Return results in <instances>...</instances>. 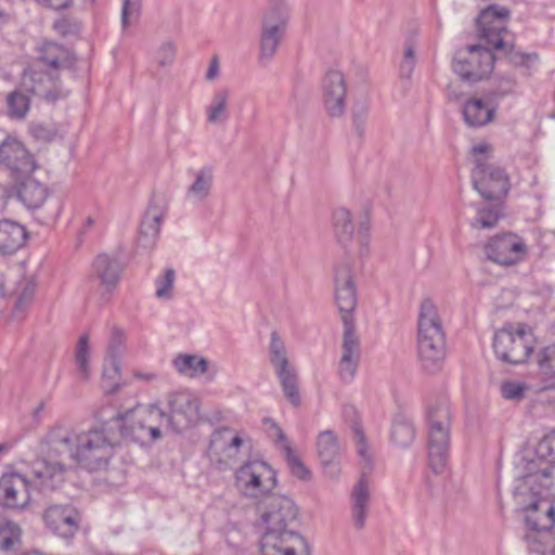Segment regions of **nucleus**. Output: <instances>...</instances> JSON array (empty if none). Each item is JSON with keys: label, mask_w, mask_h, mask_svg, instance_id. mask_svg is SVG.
Listing matches in <instances>:
<instances>
[{"label": "nucleus", "mask_w": 555, "mask_h": 555, "mask_svg": "<svg viewBox=\"0 0 555 555\" xmlns=\"http://www.w3.org/2000/svg\"><path fill=\"white\" fill-rule=\"evenodd\" d=\"M429 466L441 473L450 451L451 412L447 399H437L426 410Z\"/></svg>", "instance_id": "4"}, {"label": "nucleus", "mask_w": 555, "mask_h": 555, "mask_svg": "<svg viewBox=\"0 0 555 555\" xmlns=\"http://www.w3.org/2000/svg\"><path fill=\"white\" fill-rule=\"evenodd\" d=\"M371 495L369 485L361 478L352 488L350 496L351 521L357 530L365 526L370 512Z\"/></svg>", "instance_id": "25"}, {"label": "nucleus", "mask_w": 555, "mask_h": 555, "mask_svg": "<svg viewBox=\"0 0 555 555\" xmlns=\"http://www.w3.org/2000/svg\"><path fill=\"white\" fill-rule=\"evenodd\" d=\"M176 281V271L167 268L155 279V296L158 299L170 300L173 297V285Z\"/></svg>", "instance_id": "41"}, {"label": "nucleus", "mask_w": 555, "mask_h": 555, "mask_svg": "<svg viewBox=\"0 0 555 555\" xmlns=\"http://www.w3.org/2000/svg\"><path fill=\"white\" fill-rule=\"evenodd\" d=\"M119 430L126 438L144 443L160 438V426L166 413L157 405L138 404L125 414H118Z\"/></svg>", "instance_id": "6"}, {"label": "nucleus", "mask_w": 555, "mask_h": 555, "mask_svg": "<svg viewBox=\"0 0 555 555\" xmlns=\"http://www.w3.org/2000/svg\"><path fill=\"white\" fill-rule=\"evenodd\" d=\"M9 198V191L7 186L0 184V211L5 207Z\"/></svg>", "instance_id": "61"}, {"label": "nucleus", "mask_w": 555, "mask_h": 555, "mask_svg": "<svg viewBox=\"0 0 555 555\" xmlns=\"http://www.w3.org/2000/svg\"><path fill=\"white\" fill-rule=\"evenodd\" d=\"M270 423V435L275 437L278 441L282 442V447L287 442L286 435L283 429L274 422L268 421Z\"/></svg>", "instance_id": "58"}, {"label": "nucleus", "mask_w": 555, "mask_h": 555, "mask_svg": "<svg viewBox=\"0 0 555 555\" xmlns=\"http://www.w3.org/2000/svg\"><path fill=\"white\" fill-rule=\"evenodd\" d=\"M282 450L284 452V456L291 469V473L298 479L308 480L311 476V473L304 464V462L299 459V456L295 454L291 444L288 442H285V444L282 447Z\"/></svg>", "instance_id": "43"}, {"label": "nucleus", "mask_w": 555, "mask_h": 555, "mask_svg": "<svg viewBox=\"0 0 555 555\" xmlns=\"http://www.w3.org/2000/svg\"><path fill=\"white\" fill-rule=\"evenodd\" d=\"M122 268L116 258L107 254L99 255L92 263V276L99 280L101 287L109 293L120 280Z\"/></svg>", "instance_id": "23"}, {"label": "nucleus", "mask_w": 555, "mask_h": 555, "mask_svg": "<svg viewBox=\"0 0 555 555\" xmlns=\"http://www.w3.org/2000/svg\"><path fill=\"white\" fill-rule=\"evenodd\" d=\"M417 351L426 370L435 369L446 357V335L438 309L431 299H424L420 306Z\"/></svg>", "instance_id": "3"}, {"label": "nucleus", "mask_w": 555, "mask_h": 555, "mask_svg": "<svg viewBox=\"0 0 555 555\" xmlns=\"http://www.w3.org/2000/svg\"><path fill=\"white\" fill-rule=\"evenodd\" d=\"M164 214L158 207H149L140 227L139 244L144 248H152L160 232V222Z\"/></svg>", "instance_id": "29"}, {"label": "nucleus", "mask_w": 555, "mask_h": 555, "mask_svg": "<svg viewBox=\"0 0 555 555\" xmlns=\"http://www.w3.org/2000/svg\"><path fill=\"white\" fill-rule=\"evenodd\" d=\"M322 103L326 115L339 118L346 112L347 83L338 69H328L321 81Z\"/></svg>", "instance_id": "17"}, {"label": "nucleus", "mask_w": 555, "mask_h": 555, "mask_svg": "<svg viewBox=\"0 0 555 555\" xmlns=\"http://www.w3.org/2000/svg\"><path fill=\"white\" fill-rule=\"evenodd\" d=\"M505 82H506V87L502 91V94H506V93L511 92L515 86V82L512 79H506Z\"/></svg>", "instance_id": "63"}, {"label": "nucleus", "mask_w": 555, "mask_h": 555, "mask_svg": "<svg viewBox=\"0 0 555 555\" xmlns=\"http://www.w3.org/2000/svg\"><path fill=\"white\" fill-rule=\"evenodd\" d=\"M120 375V367L117 359H108L103 367L101 387L106 393H114L120 389L118 377Z\"/></svg>", "instance_id": "39"}, {"label": "nucleus", "mask_w": 555, "mask_h": 555, "mask_svg": "<svg viewBox=\"0 0 555 555\" xmlns=\"http://www.w3.org/2000/svg\"><path fill=\"white\" fill-rule=\"evenodd\" d=\"M64 473V465L56 463L50 464L44 463L43 467L35 472L36 477L40 480L42 487H53L54 480L59 481L62 479Z\"/></svg>", "instance_id": "44"}, {"label": "nucleus", "mask_w": 555, "mask_h": 555, "mask_svg": "<svg viewBox=\"0 0 555 555\" xmlns=\"http://www.w3.org/2000/svg\"><path fill=\"white\" fill-rule=\"evenodd\" d=\"M416 64L415 49L411 43H406L403 50V56L399 65V76L401 79L410 80Z\"/></svg>", "instance_id": "45"}, {"label": "nucleus", "mask_w": 555, "mask_h": 555, "mask_svg": "<svg viewBox=\"0 0 555 555\" xmlns=\"http://www.w3.org/2000/svg\"><path fill=\"white\" fill-rule=\"evenodd\" d=\"M315 447L325 476L337 480L340 475L341 447L333 430L321 431L315 439Z\"/></svg>", "instance_id": "22"}, {"label": "nucleus", "mask_w": 555, "mask_h": 555, "mask_svg": "<svg viewBox=\"0 0 555 555\" xmlns=\"http://www.w3.org/2000/svg\"><path fill=\"white\" fill-rule=\"evenodd\" d=\"M468 209L474 212L472 217L468 216V222L472 228L478 230L493 229L503 215L498 204L470 205Z\"/></svg>", "instance_id": "28"}, {"label": "nucleus", "mask_w": 555, "mask_h": 555, "mask_svg": "<svg viewBox=\"0 0 555 555\" xmlns=\"http://www.w3.org/2000/svg\"><path fill=\"white\" fill-rule=\"evenodd\" d=\"M8 113L11 118L22 119L29 111V99L20 91H13L8 95Z\"/></svg>", "instance_id": "42"}, {"label": "nucleus", "mask_w": 555, "mask_h": 555, "mask_svg": "<svg viewBox=\"0 0 555 555\" xmlns=\"http://www.w3.org/2000/svg\"><path fill=\"white\" fill-rule=\"evenodd\" d=\"M538 375L542 389L555 387V345L544 347L538 352Z\"/></svg>", "instance_id": "31"}, {"label": "nucleus", "mask_w": 555, "mask_h": 555, "mask_svg": "<svg viewBox=\"0 0 555 555\" xmlns=\"http://www.w3.org/2000/svg\"><path fill=\"white\" fill-rule=\"evenodd\" d=\"M525 386L518 382H506L501 385L502 397L508 400H517L524 397Z\"/></svg>", "instance_id": "51"}, {"label": "nucleus", "mask_w": 555, "mask_h": 555, "mask_svg": "<svg viewBox=\"0 0 555 555\" xmlns=\"http://www.w3.org/2000/svg\"><path fill=\"white\" fill-rule=\"evenodd\" d=\"M22 86L26 91L49 102H55L68 94V91L60 85L54 72L27 68L22 76Z\"/></svg>", "instance_id": "19"}, {"label": "nucleus", "mask_w": 555, "mask_h": 555, "mask_svg": "<svg viewBox=\"0 0 555 555\" xmlns=\"http://www.w3.org/2000/svg\"><path fill=\"white\" fill-rule=\"evenodd\" d=\"M268 356L269 361L280 379L285 397L292 404L299 405L300 396L298 392L297 373L289 363L284 340L275 331L270 334Z\"/></svg>", "instance_id": "11"}, {"label": "nucleus", "mask_w": 555, "mask_h": 555, "mask_svg": "<svg viewBox=\"0 0 555 555\" xmlns=\"http://www.w3.org/2000/svg\"><path fill=\"white\" fill-rule=\"evenodd\" d=\"M176 59V47L171 42H166L160 46L157 51V61L160 66H169Z\"/></svg>", "instance_id": "53"}, {"label": "nucleus", "mask_w": 555, "mask_h": 555, "mask_svg": "<svg viewBox=\"0 0 555 555\" xmlns=\"http://www.w3.org/2000/svg\"><path fill=\"white\" fill-rule=\"evenodd\" d=\"M134 378L146 383L153 382L157 378V374L154 372H143L141 370H134L132 372Z\"/></svg>", "instance_id": "60"}, {"label": "nucleus", "mask_w": 555, "mask_h": 555, "mask_svg": "<svg viewBox=\"0 0 555 555\" xmlns=\"http://www.w3.org/2000/svg\"><path fill=\"white\" fill-rule=\"evenodd\" d=\"M170 415L165 421L170 422L177 431L194 426L201 418L198 398L188 390H179L168 396Z\"/></svg>", "instance_id": "15"}, {"label": "nucleus", "mask_w": 555, "mask_h": 555, "mask_svg": "<svg viewBox=\"0 0 555 555\" xmlns=\"http://www.w3.org/2000/svg\"><path fill=\"white\" fill-rule=\"evenodd\" d=\"M288 24V12L284 5L270 8L263 16L259 34L258 62L267 66L274 59Z\"/></svg>", "instance_id": "8"}, {"label": "nucleus", "mask_w": 555, "mask_h": 555, "mask_svg": "<svg viewBox=\"0 0 555 555\" xmlns=\"http://www.w3.org/2000/svg\"><path fill=\"white\" fill-rule=\"evenodd\" d=\"M532 335L526 325H519L514 332L512 327L499 330L493 338V349L496 357L507 363L525 362L532 351Z\"/></svg>", "instance_id": "9"}, {"label": "nucleus", "mask_w": 555, "mask_h": 555, "mask_svg": "<svg viewBox=\"0 0 555 555\" xmlns=\"http://www.w3.org/2000/svg\"><path fill=\"white\" fill-rule=\"evenodd\" d=\"M172 364L181 375L191 378L203 375L208 369L207 360L196 354H179Z\"/></svg>", "instance_id": "35"}, {"label": "nucleus", "mask_w": 555, "mask_h": 555, "mask_svg": "<svg viewBox=\"0 0 555 555\" xmlns=\"http://www.w3.org/2000/svg\"><path fill=\"white\" fill-rule=\"evenodd\" d=\"M333 229L337 241L347 245L351 242L354 233L352 215L346 207H337L333 211Z\"/></svg>", "instance_id": "34"}, {"label": "nucleus", "mask_w": 555, "mask_h": 555, "mask_svg": "<svg viewBox=\"0 0 555 555\" xmlns=\"http://www.w3.org/2000/svg\"><path fill=\"white\" fill-rule=\"evenodd\" d=\"M89 359V339L87 335H81L75 351V363L79 377L85 382L89 380L91 376Z\"/></svg>", "instance_id": "37"}, {"label": "nucleus", "mask_w": 555, "mask_h": 555, "mask_svg": "<svg viewBox=\"0 0 555 555\" xmlns=\"http://www.w3.org/2000/svg\"><path fill=\"white\" fill-rule=\"evenodd\" d=\"M22 530L20 526L9 519H0V548L3 551L12 550L21 542Z\"/></svg>", "instance_id": "38"}, {"label": "nucleus", "mask_w": 555, "mask_h": 555, "mask_svg": "<svg viewBox=\"0 0 555 555\" xmlns=\"http://www.w3.org/2000/svg\"><path fill=\"white\" fill-rule=\"evenodd\" d=\"M30 131L33 137L41 142H50L54 140L57 134V130L54 125L44 122L33 124Z\"/></svg>", "instance_id": "48"}, {"label": "nucleus", "mask_w": 555, "mask_h": 555, "mask_svg": "<svg viewBox=\"0 0 555 555\" xmlns=\"http://www.w3.org/2000/svg\"><path fill=\"white\" fill-rule=\"evenodd\" d=\"M193 181L188 188L186 199L193 204L204 202L211 192L214 184V170L211 167H202L193 171Z\"/></svg>", "instance_id": "27"}, {"label": "nucleus", "mask_w": 555, "mask_h": 555, "mask_svg": "<svg viewBox=\"0 0 555 555\" xmlns=\"http://www.w3.org/2000/svg\"><path fill=\"white\" fill-rule=\"evenodd\" d=\"M141 10V0H124L121 9V24L126 28L130 16H138Z\"/></svg>", "instance_id": "52"}, {"label": "nucleus", "mask_w": 555, "mask_h": 555, "mask_svg": "<svg viewBox=\"0 0 555 555\" xmlns=\"http://www.w3.org/2000/svg\"><path fill=\"white\" fill-rule=\"evenodd\" d=\"M46 527L63 539L73 538L80 527V513L72 504H52L43 513Z\"/></svg>", "instance_id": "18"}, {"label": "nucleus", "mask_w": 555, "mask_h": 555, "mask_svg": "<svg viewBox=\"0 0 555 555\" xmlns=\"http://www.w3.org/2000/svg\"><path fill=\"white\" fill-rule=\"evenodd\" d=\"M335 301L345 323V318L353 319L352 312L357 307V289L352 268L348 260H341L334 268Z\"/></svg>", "instance_id": "16"}, {"label": "nucleus", "mask_w": 555, "mask_h": 555, "mask_svg": "<svg viewBox=\"0 0 555 555\" xmlns=\"http://www.w3.org/2000/svg\"><path fill=\"white\" fill-rule=\"evenodd\" d=\"M0 166L15 180L31 175L37 168L34 156L13 137H7L0 142Z\"/></svg>", "instance_id": "14"}, {"label": "nucleus", "mask_w": 555, "mask_h": 555, "mask_svg": "<svg viewBox=\"0 0 555 555\" xmlns=\"http://www.w3.org/2000/svg\"><path fill=\"white\" fill-rule=\"evenodd\" d=\"M219 76V60L217 56H212L206 73L207 80H214Z\"/></svg>", "instance_id": "59"}, {"label": "nucleus", "mask_w": 555, "mask_h": 555, "mask_svg": "<svg viewBox=\"0 0 555 555\" xmlns=\"http://www.w3.org/2000/svg\"><path fill=\"white\" fill-rule=\"evenodd\" d=\"M366 113V108H363L361 111H353L352 113L353 127L359 134H362L364 131Z\"/></svg>", "instance_id": "56"}, {"label": "nucleus", "mask_w": 555, "mask_h": 555, "mask_svg": "<svg viewBox=\"0 0 555 555\" xmlns=\"http://www.w3.org/2000/svg\"><path fill=\"white\" fill-rule=\"evenodd\" d=\"M530 512L525 518L528 530L525 540L530 552L546 555L547 551L551 552L555 547V538L551 531L555 524V509L552 505H548L543 514L539 515L538 504L533 503Z\"/></svg>", "instance_id": "10"}, {"label": "nucleus", "mask_w": 555, "mask_h": 555, "mask_svg": "<svg viewBox=\"0 0 555 555\" xmlns=\"http://www.w3.org/2000/svg\"><path fill=\"white\" fill-rule=\"evenodd\" d=\"M37 291V284L35 280L29 279L26 280L18 293L17 300L15 304V311H23L26 309L34 300L35 294Z\"/></svg>", "instance_id": "46"}, {"label": "nucleus", "mask_w": 555, "mask_h": 555, "mask_svg": "<svg viewBox=\"0 0 555 555\" xmlns=\"http://www.w3.org/2000/svg\"><path fill=\"white\" fill-rule=\"evenodd\" d=\"M359 366V360H352L348 358H340L338 364V374L344 383H351L357 374Z\"/></svg>", "instance_id": "49"}, {"label": "nucleus", "mask_w": 555, "mask_h": 555, "mask_svg": "<svg viewBox=\"0 0 555 555\" xmlns=\"http://www.w3.org/2000/svg\"><path fill=\"white\" fill-rule=\"evenodd\" d=\"M231 92L228 88H219L215 91L210 103L206 107L207 121L210 124H223L229 118V100Z\"/></svg>", "instance_id": "32"}, {"label": "nucleus", "mask_w": 555, "mask_h": 555, "mask_svg": "<svg viewBox=\"0 0 555 555\" xmlns=\"http://www.w3.org/2000/svg\"><path fill=\"white\" fill-rule=\"evenodd\" d=\"M508 16L509 10L499 4L488 5L480 12L477 25L479 39L485 46H469L465 51L457 52L453 61V69L463 80L476 82L488 77L494 66L492 50H508L503 38L507 33Z\"/></svg>", "instance_id": "1"}, {"label": "nucleus", "mask_w": 555, "mask_h": 555, "mask_svg": "<svg viewBox=\"0 0 555 555\" xmlns=\"http://www.w3.org/2000/svg\"><path fill=\"white\" fill-rule=\"evenodd\" d=\"M27 238L25 228L12 220H0V253L12 254L24 246Z\"/></svg>", "instance_id": "26"}, {"label": "nucleus", "mask_w": 555, "mask_h": 555, "mask_svg": "<svg viewBox=\"0 0 555 555\" xmlns=\"http://www.w3.org/2000/svg\"><path fill=\"white\" fill-rule=\"evenodd\" d=\"M18 197L26 207L36 209L41 207L46 202L48 190L39 181L27 178L22 182L18 189Z\"/></svg>", "instance_id": "33"}, {"label": "nucleus", "mask_w": 555, "mask_h": 555, "mask_svg": "<svg viewBox=\"0 0 555 555\" xmlns=\"http://www.w3.org/2000/svg\"><path fill=\"white\" fill-rule=\"evenodd\" d=\"M10 18V15L4 11L0 9V26L8 23Z\"/></svg>", "instance_id": "64"}, {"label": "nucleus", "mask_w": 555, "mask_h": 555, "mask_svg": "<svg viewBox=\"0 0 555 555\" xmlns=\"http://www.w3.org/2000/svg\"><path fill=\"white\" fill-rule=\"evenodd\" d=\"M55 452L68 457L90 472L105 468L115 454V443L104 428H90L77 433L66 427H55L48 435Z\"/></svg>", "instance_id": "2"}, {"label": "nucleus", "mask_w": 555, "mask_h": 555, "mask_svg": "<svg viewBox=\"0 0 555 555\" xmlns=\"http://www.w3.org/2000/svg\"><path fill=\"white\" fill-rule=\"evenodd\" d=\"M495 112L494 105L479 98L468 99L462 108L464 121L470 128L487 126L493 120Z\"/></svg>", "instance_id": "24"}, {"label": "nucleus", "mask_w": 555, "mask_h": 555, "mask_svg": "<svg viewBox=\"0 0 555 555\" xmlns=\"http://www.w3.org/2000/svg\"><path fill=\"white\" fill-rule=\"evenodd\" d=\"M354 436H356L357 453L369 465L371 462V456L367 451V444H366V441L364 438V433L362 431V429L357 427V428H354Z\"/></svg>", "instance_id": "54"}, {"label": "nucleus", "mask_w": 555, "mask_h": 555, "mask_svg": "<svg viewBox=\"0 0 555 555\" xmlns=\"http://www.w3.org/2000/svg\"><path fill=\"white\" fill-rule=\"evenodd\" d=\"M276 486V472L264 461H246L235 472V487L247 499H266Z\"/></svg>", "instance_id": "7"}, {"label": "nucleus", "mask_w": 555, "mask_h": 555, "mask_svg": "<svg viewBox=\"0 0 555 555\" xmlns=\"http://www.w3.org/2000/svg\"><path fill=\"white\" fill-rule=\"evenodd\" d=\"M534 478L543 488L555 491V462L540 469Z\"/></svg>", "instance_id": "50"}, {"label": "nucleus", "mask_w": 555, "mask_h": 555, "mask_svg": "<svg viewBox=\"0 0 555 555\" xmlns=\"http://www.w3.org/2000/svg\"><path fill=\"white\" fill-rule=\"evenodd\" d=\"M487 257L501 266H512L521 261L526 255V244L512 233L491 238L485 247Z\"/></svg>", "instance_id": "20"}, {"label": "nucleus", "mask_w": 555, "mask_h": 555, "mask_svg": "<svg viewBox=\"0 0 555 555\" xmlns=\"http://www.w3.org/2000/svg\"><path fill=\"white\" fill-rule=\"evenodd\" d=\"M41 5L51 8L54 10H62L68 8L73 0H36Z\"/></svg>", "instance_id": "57"}, {"label": "nucleus", "mask_w": 555, "mask_h": 555, "mask_svg": "<svg viewBox=\"0 0 555 555\" xmlns=\"http://www.w3.org/2000/svg\"><path fill=\"white\" fill-rule=\"evenodd\" d=\"M260 552L261 555H310L308 542L295 529H266Z\"/></svg>", "instance_id": "13"}, {"label": "nucleus", "mask_w": 555, "mask_h": 555, "mask_svg": "<svg viewBox=\"0 0 555 555\" xmlns=\"http://www.w3.org/2000/svg\"><path fill=\"white\" fill-rule=\"evenodd\" d=\"M122 336H124V333L120 328H113L112 339L107 347V352H108L109 359H116V352H117L118 347L122 343Z\"/></svg>", "instance_id": "55"}, {"label": "nucleus", "mask_w": 555, "mask_h": 555, "mask_svg": "<svg viewBox=\"0 0 555 555\" xmlns=\"http://www.w3.org/2000/svg\"><path fill=\"white\" fill-rule=\"evenodd\" d=\"M415 437V429L406 420H396L391 428V440L401 448L409 447Z\"/></svg>", "instance_id": "40"}, {"label": "nucleus", "mask_w": 555, "mask_h": 555, "mask_svg": "<svg viewBox=\"0 0 555 555\" xmlns=\"http://www.w3.org/2000/svg\"><path fill=\"white\" fill-rule=\"evenodd\" d=\"M266 529H294L299 509L294 500L284 494H271L258 506Z\"/></svg>", "instance_id": "12"}, {"label": "nucleus", "mask_w": 555, "mask_h": 555, "mask_svg": "<svg viewBox=\"0 0 555 555\" xmlns=\"http://www.w3.org/2000/svg\"><path fill=\"white\" fill-rule=\"evenodd\" d=\"M53 28L62 36H72L77 35L81 29V23L73 17L63 16L57 18L54 24Z\"/></svg>", "instance_id": "47"}, {"label": "nucleus", "mask_w": 555, "mask_h": 555, "mask_svg": "<svg viewBox=\"0 0 555 555\" xmlns=\"http://www.w3.org/2000/svg\"><path fill=\"white\" fill-rule=\"evenodd\" d=\"M38 52V60L52 69L69 67L74 63L72 53L55 42H44Z\"/></svg>", "instance_id": "30"}, {"label": "nucleus", "mask_w": 555, "mask_h": 555, "mask_svg": "<svg viewBox=\"0 0 555 555\" xmlns=\"http://www.w3.org/2000/svg\"><path fill=\"white\" fill-rule=\"evenodd\" d=\"M30 488L28 480L18 473H7L0 478V505L20 509L28 505Z\"/></svg>", "instance_id": "21"}, {"label": "nucleus", "mask_w": 555, "mask_h": 555, "mask_svg": "<svg viewBox=\"0 0 555 555\" xmlns=\"http://www.w3.org/2000/svg\"><path fill=\"white\" fill-rule=\"evenodd\" d=\"M492 153L491 144L480 142L470 149V156L475 167L472 179L475 190L486 199H500L509 190V180L506 172L499 166L489 164Z\"/></svg>", "instance_id": "5"}, {"label": "nucleus", "mask_w": 555, "mask_h": 555, "mask_svg": "<svg viewBox=\"0 0 555 555\" xmlns=\"http://www.w3.org/2000/svg\"><path fill=\"white\" fill-rule=\"evenodd\" d=\"M341 358L360 361V340L356 334L354 319L345 318Z\"/></svg>", "instance_id": "36"}, {"label": "nucleus", "mask_w": 555, "mask_h": 555, "mask_svg": "<svg viewBox=\"0 0 555 555\" xmlns=\"http://www.w3.org/2000/svg\"><path fill=\"white\" fill-rule=\"evenodd\" d=\"M242 444H243V438L241 437L240 434H236L234 437L231 438V440L228 443V447L238 450Z\"/></svg>", "instance_id": "62"}]
</instances>
